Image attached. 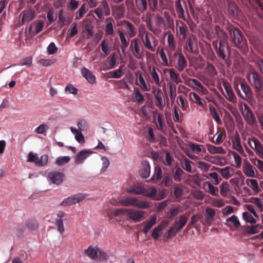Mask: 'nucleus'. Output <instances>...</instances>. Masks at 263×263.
Instances as JSON below:
<instances>
[{"instance_id": "4468645a", "label": "nucleus", "mask_w": 263, "mask_h": 263, "mask_svg": "<svg viewBox=\"0 0 263 263\" xmlns=\"http://www.w3.org/2000/svg\"><path fill=\"white\" fill-rule=\"evenodd\" d=\"M127 216L134 221L139 222L143 219L144 213L143 211L135 209H128Z\"/></svg>"}, {"instance_id": "5fc2aeb1", "label": "nucleus", "mask_w": 263, "mask_h": 263, "mask_svg": "<svg viewBox=\"0 0 263 263\" xmlns=\"http://www.w3.org/2000/svg\"><path fill=\"white\" fill-rule=\"evenodd\" d=\"M181 25L178 27L179 34L183 40L187 38L189 30L185 24L181 22Z\"/></svg>"}, {"instance_id": "79ce46f5", "label": "nucleus", "mask_w": 263, "mask_h": 263, "mask_svg": "<svg viewBox=\"0 0 263 263\" xmlns=\"http://www.w3.org/2000/svg\"><path fill=\"white\" fill-rule=\"evenodd\" d=\"M137 9L141 12H145L148 8L147 0H135Z\"/></svg>"}, {"instance_id": "bf43d9fd", "label": "nucleus", "mask_w": 263, "mask_h": 263, "mask_svg": "<svg viewBox=\"0 0 263 263\" xmlns=\"http://www.w3.org/2000/svg\"><path fill=\"white\" fill-rule=\"evenodd\" d=\"M242 217L243 219L246 222L251 224H255L257 222L256 219L253 217V216L249 213L246 212L243 213Z\"/></svg>"}, {"instance_id": "09e8293b", "label": "nucleus", "mask_w": 263, "mask_h": 263, "mask_svg": "<svg viewBox=\"0 0 263 263\" xmlns=\"http://www.w3.org/2000/svg\"><path fill=\"white\" fill-rule=\"evenodd\" d=\"M33 26H34L35 27V31L34 34H36L40 32L43 28L44 26V23L43 22L41 21H37L36 22H34L33 23L31 24V25L30 26L29 28V31H31L32 29V27Z\"/></svg>"}, {"instance_id": "a18cd8bd", "label": "nucleus", "mask_w": 263, "mask_h": 263, "mask_svg": "<svg viewBox=\"0 0 263 263\" xmlns=\"http://www.w3.org/2000/svg\"><path fill=\"white\" fill-rule=\"evenodd\" d=\"M255 167L248 163L244 166L243 172L247 177H255Z\"/></svg>"}, {"instance_id": "864d4df0", "label": "nucleus", "mask_w": 263, "mask_h": 263, "mask_svg": "<svg viewBox=\"0 0 263 263\" xmlns=\"http://www.w3.org/2000/svg\"><path fill=\"white\" fill-rule=\"evenodd\" d=\"M117 56L114 53L110 55L106 60V62L109 63V67L107 68L108 69L114 68L117 64Z\"/></svg>"}, {"instance_id": "dca6fc26", "label": "nucleus", "mask_w": 263, "mask_h": 263, "mask_svg": "<svg viewBox=\"0 0 263 263\" xmlns=\"http://www.w3.org/2000/svg\"><path fill=\"white\" fill-rule=\"evenodd\" d=\"M48 177L52 183L59 185L63 181L64 175L63 173L55 171L49 172Z\"/></svg>"}, {"instance_id": "a878e982", "label": "nucleus", "mask_w": 263, "mask_h": 263, "mask_svg": "<svg viewBox=\"0 0 263 263\" xmlns=\"http://www.w3.org/2000/svg\"><path fill=\"white\" fill-rule=\"evenodd\" d=\"M189 99L194 103L197 104L200 106L203 107L206 104V102L203 99L201 98L196 93L194 92L189 93Z\"/></svg>"}, {"instance_id": "72a5a7b5", "label": "nucleus", "mask_w": 263, "mask_h": 263, "mask_svg": "<svg viewBox=\"0 0 263 263\" xmlns=\"http://www.w3.org/2000/svg\"><path fill=\"white\" fill-rule=\"evenodd\" d=\"M203 188L205 192L213 196H217L218 193V189L213 186L210 182H206L203 184Z\"/></svg>"}, {"instance_id": "f8f14e48", "label": "nucleus", "mask_w": 263, "mask_h": 263, "mask_svg": "<svg viewBox=\"0 0 263 263\" xmlns=\"http://www.w3.org/2000/svg\"><path fill=\"white\" fill-rule=\"evenodd\" d=\"M85 196L83 194H77L70 196L65 199L61 203L62 206H67L79 203L83 200Z\"/></svg>"}, {"instance_id": "c9c22d12", "label": "nucleus", "mask_w": 263, "mask_h": 263, "mask_svg": "<svg viewBox=\"0 0 263 263\" xmlns=\"http://www.w3.org/2000/svg\"><path fill=\"white\" fill-rule=\"evenodd\" d=\"M207 149L208 152L211 154H224L226 153V151L221 146L217 147L211 144H208Z\"/></svg>"}, {"instance_id": "69168bd1", "label": "nucleus", "mask_w": 263, "mask_h": 263, "mask_svg": "<svg viewBox=\"0 0 263 263\" xmlns=\"http://www.w3.org/2000/svg\"><path fill=\"white\" fill-rule=\"evenodd\" d=\"M151 74L156 85L159 86L160 85V81L158 74L155 67H153L152 70H151Z\"/></svg>"}, {"instance_id": "6e6552de", "label": "nucleus", "mask_w": 263, "mask_h": 263, "mask_svg": "<svg viewBox=\"0 0 263 263\" xmlns=\"http://www.w3.org/2000/svg\"><path fill=\"white\" fill-rule=\"evenodd\" d=\"M144 47L152 52L155 51L157 42L153 35L148 32L145 33L144 38L142 39Z\"/></svg>"}, {"instance_id": "49530a36", "label": "nucleus", "mask_w": 263, "mask_h": 263, "mask_svg": "<svg viewBox=\"0 0 263 263\" xmlns=\"http://www.w3.org/2000/svg\"><path fill=\"white\" fill-rule=\"evenodd\" d=\"M189 147L194 153H199L201 152L205 151L204 146L202 145L198 144L195 143L190 142L188 144Z\"/></svg>"}, {"instance_id": "58836bf2", "label": "nucleus", "mask_w": 263, "mask_h": 263, "mask_svg": "<svg viewBox=\"0 0 263 263\" xmlns=\"http://www.w3.org/2000/svg\"><path fill=\"white\" fill-rule=\"evenodd\" d=\"M89 7L88 5L86 4H83L79 8V9L77 11L76 14V20H79L82 18L84 15L88 11Z\"/></svg>"}, {"instance_id": "c03bdc74", "label": "nucleus", "mask_w": 263, "mask_h": 263, "mask_svg": "<svg viewBox=\"0 0 263 263\" xmlns=\"http://www.w3.org/2000/svg\"><path fill=\"white\" fill-rule=\"evenodd\" d=\"M102 51L106 55H108L111 51V48L109 44V42L107 40H103L101 44Z\"/></svg>"}, {"instance_id": "603ef678", "label": "nucleus", "mask_w": 263, "mask_h": 263, "mask_svg": "<svg viewBox=\"0 0 263 263\" xmlns=\"http://www.w3.org/2000/svg\"><path fill=\"white\" fill-rule=\"evenodd\" d=\"M209 111H210V115L212 117V118L215 121V122L218 124H221L222 121L219 118L216 109L213 106H210L209 107Z\"/></svg>"}, {"instance_id": "39448f33", "label": "nucleus", "mask_w": 263, "mask_h": 263, "mask_svg": "<svg viewBox=\"0 0 263 263\" xmlns=\"http://www.w3.org/2000/svg\"><path fill=\"white\" fill-rule=\"evenodd\" d=\"M175 10L179 18L182 19L189 14L188 8L184 0H177L175 2Z\"/></svg>"}, {"instance_id": "423d86ee", "label": "nucleus", "mask_w": 263, "mask_h": 263, "mask_svg": "<svg viewBox=\"0 0 263 263\" xmlns=\"http://www.w3.org/2000/svg\"><path fill=\"white\" fill-rule=\"evenodd\" d=\"M130 48L132 49L134 56L138 59H141L143 57V47L141 41L138 39L132 40Z\"/></svg>"}, {"instance_id": "338daca9", "label": "nucleus", "mask_w": 263, "mask_h": 263, "mask_svg": "<svg viewBox=\"0 0 263 263\" xmlns=\"http://www.w3.org/2000/svg\"><path fill=\"white\" fill-rule=\"evenodd\" d=\"M183 20H184L185 22H186L190 30L192 31H194L195 28L196 27V24L193 21L192 18L191 17L190 14L186 16L184 18H182Z\"/></svg>"}, {"instance_id": "680f3d73", "label": "nucleus", "mask_w": 263, "mask_h": 263, "mask_svg": "<svg viewBox=\"0 0 263 263\" xmlns=\"http://www.w3.org/2000/svg\"><path fill=\"white\" fill-rule=\"evenodd\" d=\"M241 80H240V79L237 78L235 80H234L233 82V87L237 93V95L241 98L245 99V97L242 95L241 93L240 90L239 88V85L240 84V83Z\"/></svg>"}, {"instance_id": "e2e57ef3", "label": "nucleus", "mask_w": 263, "mask_h": 263, "mask_svg": "<svg viewBox=\"0 0 263 263\" xmlns=\"http://www.w3.org/2000/svg\"><path fill=\"white\" fill-rule=\"evenodd\" d=\"M69 156H61L57 158L55 164L59 166H62L65 164L68 163L70 161Z\"/></svg>"}, {"instance_id": "2eb2a0df", "label": "nucleus", "mask_w": 263, "mask_h": 263, "mask_svg": "<svg viewBox=\"0 0 263 263\" xmlns=\"http://www.w3.org/2000/svg\"><path fill=\"white\" fill-rule=\"evenodd\" d=\"M93 152L90 149H83L80 151L75 156V163L77 164L82 163Z\"/></svg>"}, {"instance_id": "9d476101", "label": "nucleus", "mask_w": 263, "mask_h": 263, "mask_svg": "<svg viewBox=\"0 0 263 263\" xmlns=\"http://www.w3.org/2000/svg\"><path fill=\"white\" fill-rule=\"evenodd\" d=\"M252 76V85L256 89V92H259L263 89V80L262 76L256 71L251 72Z\"/></svg>"}, {"instance_id": "0eeeda50", "label": "nucleus", "mask_w": 263, "mask_h": 263, "mask_svg": "<svg viewBox=\"0 0 263 263\" xmlns=\"http://www.w3.org/2000/svg\"><path fill=\"white\" fill-rule=\"evenodd\" d=\"M28 161L34 162L37 166H43L47 164L48 157L47 155H43L39 158L36 154L30 152L28 156Z\"/></svg>"}, {"instance_id": "052dcab7", "label": "nucleus", "mask_w": 263, "mask_h": 263, "mask_svg": "<svg viewBox=\"0 0 263 263\" xmlns=\"http://www.w3.org/2000/svg\"><path fill=\"white\" fill-rule=\"evenodd\" d=\"M177 99H179L180 102L179 103H178V104L182 108V109L183 111L187 110V109L189 107V104L187 100L185 99L182 96H179Z\"/></svg>"}, {"instance_id": "7ed1b4c3", "label": "nucleus", "mask_w": 263, "mask_h": 263, "mask_svg": "<svg viewBox=\"0 0 263 263\" xmlns=\"http://www.w3.org/2000/svg\"><path fill=\"white\" fill-rule=\"evenodd\" d=\"M119 203L122 206H133L141 209H147L150 206V203L148 201H141L137 197H123L119 199Z\"/></svg>"}, {"instance_id": "4c0bfd02", "label": "nucleus", "mask_w": 263, "mask_h": 263, "mask_svg": "<svg viewBox=\"0 0 263 263\" xmlns=\"http://www.w3.org/2000/svg\"><path fill=\"white\" fill-rule=\"evenodd\" d=\"M25 225L29 231H35L38 227L39 223L34 218H29L25 222Z\"/></svg>"}, {"instance_id": "37998d69", "label": "nucleus", "mask_w": 263, "mask_h": 263, "mask_svg": "<svg viewBox=\"0 0 263 263\" xmlns=\"http://www.w3.org/2000/svg\"><path fill=\"white\" fill-rule=\"evenodd\" d=\"M216 54L219 58H220L224 61L227 60L226 55L225 53V46L221 40L219 41L218 49L216 51Z\"/></svg>"}, {"instance_id": "8fccbe9b", "label": "nucleus", "mask_w": 263, "mask_h": 263, "mask_svg": "<svg viewBox=\"0 0 263 263\" xmlns=\"http://www.w3.org/2000/svg\"><path fill=\"white\" fill-rule=\"evenodd\" d=\"M205 222L208 223L214 219L215 216V211L213 209L207 208L205 210Z\"/></svg>"}, {"instance_id": "c756f323", "label": "nucleus", "mask_w": 263, "mask_h": 263, "mask_svg": "<svg viewBox=\"0 0 263 263\" xmlns=\"http://www.w3.org/2000/svg\"><path fill=\"white\" fill-rule=\"evenodd\" d=\"M122 24L125 25V27L127 30V33L130 37L136 35L137 32L132 23L128 21L123 20L122 21Z\"/></svg>"}, {"instance_id": "e433bc0d", "label": "nucleus", "mask_w": 263, "mask_h": 263, "mask_svg": "<svg viewBox=\"0 0 263 263\" xmlns=\"http://www.w3.org/2000/svg\"><path fill=\"white\" fill-rule=\"evenodd\" d=\"M240 88L244 92L245 98H249L252 95V90L249 85L247 83L245 80L241 81L240 83Z\"/></svg>"}, {"instance_id": "f3484780", "label": "nucleus", "mask_w": 263, "mask_h": 263, "mask_svg": "<svg viewBox=\"0 0 263 263\" xmlns=\"http://www.w3.org/2000/svg\"><path fill=\"white\" fill-rule=\"evenodd\" d=\"M20 17H22L21 24L22 25L25 23H28L34 18V11L31 9L24 10L21 13Z\"/></svg>"}, {"instance_id": "774afa93", "label": "nucleus", "mask_w": 263, "mask_h": 263, "mask_svg": "<svg viewBox=\"0 0 263 263\" xmlns=\"http://www.w3.org/2000/svg\"><path fill=\"white\" fill-rule=\"evenodd\" d=\"M247 183L253 191H257L259 190L258 182L256 179H248Z\"/></svg>"}, {"instance_id": "5701e85b", "label": "nucleus", "mask_w": 263, "mask_h": 263, "mask_svg": "<svg viewBox=\"0 0 263 263\" xmlns=\"http://www.w3.org/2000/svg\"><path fill=\"white\" fill-rule=\"evenodd\" d=\"M150 166L147 161L142 162L141 167L139 170V174L142 178H147L150 175Z\"/></svg>"}, {"instance_id": "412c9836", "label": "nucleus", "mask_w": 263, "mask_h": 263, "mask_svg": "<svg viewBox=\"0 0 263 263\" xmlns=\"http://www.w3.org/2000/svg\"><path fill=\"white\" fill-rule=\"evenodd\" d=\"M81 73L82 76L88 81V82L91 84H95L96 83V77L93 74L92 72L88 69L83 67L81 69Z\"/></svg>"}, {"instance_id": "2f4dec72", "label": "nucleus", "mask_w": 263, "mask_h": 263, "mask_svg": "<svg viewBox=\"0 0 263 263\" xmlns=\"http://www.w3.org/2000/svg\"><path fill=\"white\" fill-rule=\"evenodd\" d=\"M196 42L195 37L191 35L187 39V42L185 49H186L189 52L192 53H196V50L194 49V46Z\"/></svg>"}, {"instance_id": "f03ea898", "label": "nucleus", "mask_w": 263, "mask_h": 263, "mask_svg": "<svg viewBox=\"0 0 263 263\" xmlns=\"http://www.w3.org/2000/svg\"><path fill=\"white\" fill-rule=\"evenodd\" d=\"M126 192L130 194L142 195L147 197L154 198L157 194V190L154 186L146 189L142 185L137 184L128 189Z\"/></svg>"}, {"instance_id": "6e6d98bb", "label": "nucleus", "mask_w": 263, "mask_h": 263, "mask_svg": "<svg viewBox=\"0 0 263 263\" xmlns=\"http://www.w3.org/2000/svg\"><path fill=\"white\" fill-rule=\"evenodd\" d=\"M162 171L161 167L159 166H157L155 168V172L153 176L150 179V181L159 180L162 178Z\"/></svg>"}, {"instance_id": "1a4fd4ad", "label": "nucleus", "mask_w": 263, "mask_h": 263, "mask_svg": "<svg viewBox=\"0 0 263 263\" xmlns=\"http://www.w3.org/2000/svg\"><path fill=\"white\" fill-rule=\"evenodd\" d=\"M94 13L98 18L101 20L104 18V14L105 16L109 15L110 10L108 3L106 1H103L98 7L94 10Z\"/></svg>"}, {"instance_id": "20e7f679", "label": "nucleus", "mask_w": 263, "mask_h": 263, "mask_svg": "<svg viewBox=\"0 0 263 263\" xmlns=\"http://www.w3.org/2000/svg\"><path fill=\"white\" fill-rule=\"evenodd\" d=\"M203 0H187L190 11L193 17L196 20L202 15V9L198 3L200 4Z\"/></svg>"}, {"instance_id": "3c124183", "label": "nucleus", "mask_w": 263, "mask_h": 263, "mask_svg": "<svg viewBox=\"0 0 263 263\" xmlns=\"http://www.w3.org/2000/svg\"><path fill=\"white\" fill-rule=\"evenodd\" d=\"M157 119L158 123L157 125L158 129L161 132H164L166 127V126L163 115L160 114H158Z\"/></svg>"}, {"instance_id": "9b49d317", "label": "nucleus", "mask_w": 263, "mask_h": 263, "mask_svg": "<svg viewBox=\"0 0 263 263\" xmlns=\"http://www.w3.org/2000/svg\"><path fill=\"white\" fill-rule=\"evenodd\" d=\"M243 106L244 109L242 111L243 118L248 124L254 125L256 122V120L252 111L247 104L245 103Z\"/></svg>"}, {"instance_id": "f704fd0d", "label": "nucleus", "mask_w": 263, "mask_h": 263, "mask_svg": "<svg viewBox=\"0 0 263 263\" xmlns=\"http://www.w3.org/2000/svg\"><path fill=\"white\" fill-rule=\"evenodd\" d=\"M232 148L241 155L244 154V151L241 144L240 139L238 136H236L232 140Z\"/></svg>"}, {"instance_id": "a19ab883", "label": "nucleus", "mask_w": 263, "mask_h": 263, "mask_svg": "<svg viewBox=\"0 0 263 263\" xmlns=\"http://www.w3.org/2000/svg\"><path fill=\"white\" fill-rule=\"evenodd\" d=\"M205 70L208 76L211 78H214L217 74L216 69L211 63H208Z\"/></svg>"}, {"instance_id": "c85d7f7f", "label": "nucleus", "mask_w": 263, "mask_h": 263, "mask_svg": "<svg viewBox=\"0 0 263 263\" xmlns=\"http://www.w3.org/2000/svg\"><path fill=\"white\" fill-rule=\"evenodd\" d=\"M98 247H93L90 246L87 249L84 250V252L89 258L95 260L98 258Z\"/></svg>"}, {"instance_id": "f257e3e1", "label": "nucleus", "mask_w": 263, "mask_h": 263, "mask_svg": "<svg viewBox=\"0 0 263 263\" xmlns=\"http://www.w3.org/2000/svg\"><path fill=\"white\" fill-rule=\"evenodd\" d=\"M227 30L230 33L231 41L234 44L235 47L240 50L245 49L247 45V40L240 30L233 26L228 27Z\"/></svg>"}, {"instance_id": "393cba45", "label": "nucleus", "mask_w": 263, "mask_h": 263, "mask_svg": "<svg viewBox=\"0 0 263 263\" xmlns=\"http://www.w3.org/2000/svg\"><path fill=\"white\" fill-rule=\"evenodd\" d=\"M187 220L188 216L186 214H182L175 219L174 226L181 230L185 226Z\"/></svg>"}, {"instance_id": "473e14b6", "label": "nucleus", "mask_w": 263, "mask_h": 263, "mask_svg": "<svg viewBox=\"0 0 263 263\" xmlns=\"http://www.w3.org/2000/svg\"><path fill=\"white\" fill-rule=\"evenodd\" d=\"M218 172L224 179H228L233 175L234 169L230 166H227L219 168Z\"/></svg>"}, {"instance_id": "cd10ccee", "label": "nucleus", "mask_w": 263, "mask_h": 263, "mask_svg": "<svg viewBox=\"0 0 263 263\" xmlns=\"http://www.w3.org/2000/svg\"><path fill=\"white\" fill-rule=\"evenodd\" d=\"M228 14L230 17L235 18L238 16V7L234 2L229 1L228 5Z\"/></svg>"}, {"instance_id": "bb28decb", "label": "nucleus", "mask_w": 263, "mask_h": 263, "mask_svg": "<svg viewBox=\"0 0 263 263\" xmlns=\"http://www.w3.org/2000/svg\"><path fill=\"white\" fill-rule=\"evenodd\" d=\"M106 25L104 30L106 35H112L114 34V26L115 23L114 20L110 17H108L105 20Z\"/></svg>"}, {"instance_id": "ddd939ff", "label": "nucleus", "mask_w": 263, "mask_h": 263, "mask_svg": "<svg viewBox=\"0 0 263 263\" xmlns=\"http://www.w3.org/2000/svg\"><path fill=\"white\" fill-rule=\"evenodd\" d=\"M248 144L252 148L255 149L259 157L263 159V145L260 141L257 138H254L249 140Z\"/></svg>"}, {"instance_id": "b1692460", "label": "nucleus", "mask_w": 263, "mask_h": 263, "mask_svg": "<svg viewBox=\"0 0 263 263\" xmlns=\"http://www.w3.org/2000/svg\"><path fill=\"white\" fill-rule=\"evenodd\" d=\"M187 65V62L184 56L182 53L178 55L177 69L180 72L182 71Z\"/></svg>"}, {"instance_id": "aec40b11", "label": "nucleus", "mask_w": 263, "mask_h": 263, "mask_svg": "<svg viewBox=\"0 0 263 263\" xmlns=\"http://www.w3.org/2000/svg\"><path fill=\"white\" fill-rule=\"evenodd\" d=\"M125 10L124 4L115 6L112 9V14L116 19L121 18L124 16Z\"/></svg>"}, {"instance_id": "a211bd4d", "label": "nucleus", "mask_w": 263, "mask_h": 263, "mask_svg": "<svg viewBox=\"0 0 263 263\" xmlns=\"http://www.w3.org/2000/svg\"><path fill=\"white\" fill-rule=\"evenodd\" d=\"M156 91V92L154 93L156 106L158 107L160 110L162 111L165 106V102L163 100V94L160 89H158Z\"/></svg>"}, {"instance_id": "4be33fe9", "label": "nucleus", "mask_w": 263, "mask_h": 263, "mask_svg": "<svg viewBox=\"0 0 263 263\" xmlns=\"http://www.w3.org/2000/svg\"><path fill=\"white\" fill-rule=\"evenodd\" d=\"M167 36V49L170 52L174 51L176 47V44L174 35L170 31L166 33Z\"/></svg>"}, {"instance_id": "0e129e2a", "label": "nucleus", "mask_w": 263, "mask_h": 263, "mask_svg": "<svg viewBox=\"0 0 263 263\" xmlns=\"http://www.w3.org/2000/svg\"><path fill=\"white\" fill-rule=\"evenodd\" d=\"M169 74L171 79L177 84L181 82L180 79L179 78L178 75L176 73L174 69H170L168 70Z\"/></svg>"}, {"instance_id": "4d7b16f0", "label": "nucleus", "mask_w": 263, "mask_h": 263, "mask_svg": "<svg viewBox=\"0 0 263 263\" xmlns=\"http://www.w3.org/2000/svg\"><path fill=\"white\" fill-rule=\"evenodd\" d=\"M123 66H121L118 69L110 71L109 74L112 78L119 79L120 78L123 74Z\"/></svg>"}, {"instance_id": "7c9ffc66", "label": "nucleus", "mask_w": 263, "mask_h": 263, "mask_svg": "<svg viewBox=\"0 0 263 263\" xmlns=\"http://www.w3.org/2000/svg\"><path fill=\"white\" fill-rule=\"evenodd\" d=\"M136 75L139 82V84H137V85H139L144 91H149L151 88V86L148 83H146L142 74L140 73L137 72Z\"/></svg>"}, {"instance_id": "de8ad7c7", "label": "nucleus", "mask_w": 263, "mask_h": 263, "mask_svg": "<svg viewBox=\"0 0 263 263\" xmlns=\"http://www.w3.org/2000/svg\"><path fill=\"white\" fill-rule=\"evenodd\" d=\"M260 229H262L260 224H257L255 226H247L246 228V232L250 235L258 233Z\"/></svg>"}, {"instance_id": "6ab92c4d", "label": "nucleus", "mask_w": 263, "mask_h": 263, "mask_svg": "<svg viewBox=\"0 0 263 263\" xmlns=\"http://www.w3.org/2000/svg\"><path fill=\"white\" fill-rule=\"evenodd\" d=\"M222 86H223L226 92L225 97L228 100L233 102L235 99V96L233 92L232 87L226 82H223Z\"/></svg>"}, {"instance_id": "13d9d810", "label": "nucleus", "mask_w": 263, "mask_h": 263, "mask_svg": "<svg viewBox=\"0 0 263 263\" xmlns=\"http://www.w3.org/2000/svg\"><path fill=\"white\" fill-rule=\"evenodd\" d=\"M54 224L57 227V231L61 234H63L65 232L63 219H55L54 221Z\"/></svg>"}, {"instance_id": "ea45409f", "label": "nucleus", "mask_w": 263, "mask_h": 263, "mask_svg": "<svg viewBox=\"0 0 263 263\" xmlns=\"http://www.w3.org/2000/svg\"><path fill=\"white\" fill-rule=\"evenodd\" d=\"M156 217H152L149 221L144 223V226L143 227L142 231L145 234H147L149 230L156 224Z\"/></svg>"}]
</instances>
